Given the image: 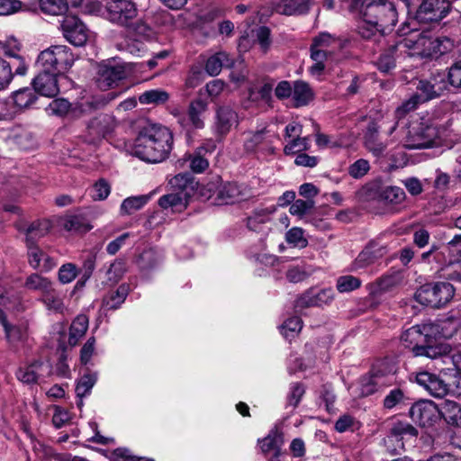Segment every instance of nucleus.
Returning a JSON list of instances; mask_svg holds the SVG:
<instances>
[{
  "label": "nucleus",
  "instance_id": "1",
  "mask_svg": "<svg viewBox=\"0 0 461 461\" xmlns=\"http://www.w3.org/2000/svg\"><path fill=\"white\" fill-rule=\"evenodd\" d=\"M445 131L444 126L429 119H416L408 125L395 122L388 135L396 132L394 139L408 149H424L441 146Z\"/></svg>",
  "mask_w": 461,
  "mask_h": 461
},
{
  "label": "nucleus",
  "instance_id": "2",
  "mask_svg": "<svg viewBox=\"0 0 461 461\" xmlns=\"http://www.w3.org/2000/svg\"><path fill=\"white\" fill-rule=\"evenodd\" d=\"M357 32L364 39L390 31L397 23V11L389 0H365L358 8Z\"/></svg>",
  "mask_w": 461,
  "mask_h": 461
},
{
  "label": "nucleus",
  "instance_id": "3",
  "mask_svg": "<svg viewBox=\"0 0 461 461\" xmlns=\"http://www.w3.org/2000/svg\"><path fill=\"white\" fill-rule=\"evenodd\" d=\"M173 136L161 125H152L140 133L132 153L143 161L159 163L165 160L172 149Z\"/></svg>",
  "mask_w": 461,
  "mask_h": 461
},
{
  "label": "nucleus",
  "instance_id": "4",
  "mask_svg": "<svg viewBox=\"0 0 461 461\" xmlns=\"http://www.w3.org/2000/svg\"><path fill=\"white\" fill-rule=\"evenodd\" d=\"M74 60V55L68 47L55 45L40 53L37 65L41 69H51L61 74L71 68Z\"/></svg>",
  "mask_w": 461,
  "mask_h": 461
},
{
  "label": "nucleus",
  "instance_id": "5",
  "mask_svg": "<svg viewBox=\"0 0 461 461\" xmlns=\"http://www.w3.org/2000/svg\"><path fill=\"white\" fill-rule=\"evenodd\" d=\"M453 285L447 282L422 285L415 294L417 302L432 308H440L447 304L454 296Z\"/></svg>",
  "mask_w": 461,
  "mask_h": 461
},
{
  "label": "nucleus",
  "instance_id": "6",
  "mask_svg": "<svg viewBox=\"0 0 461 461\" xmlns=\"http://www.w3.org/2000/svg\"><path fill=\"white\" fill-rule=\"evenodd\" d=\"M104 15L113 23L129 26L137 17L138 9L131 0H111L105 5Z\"/></svg>",
  "mask_w": 461,
  "mask_h": 461
},
{
  "label": "nucleus",
  "instance_id": "7",
  "mask_svg": "<svg viewBox=\"0 0 461 461\" xmlns=\"http://www.w3.org/2000/svg\"><path fill=\"white\" fill-rule=\"evenodd\" d=\"M411 420L421 427H432L440 419L439 409L429 400L419 401L410 409Z\"/></svg>",
  "mask_w": 461,
  "mask_h": 461
},
{
  "label": "nucleus",
  "instance_id": "8",
  "mask_svg": "<svg viewBox=\"0 0 461 461\" xmlns=\"http://www.w3.org/2000/svg\"><path fill=\"white\" fill-rule=\"evenodd\" d=\"M64 37L75 46H83L88 40L89 31L77 16L68 15L61 23Z\"/></svg>",
  "mask_w": 461,
  "mask_h": 461
},
{
  "label": "nucleus",
  "instance_id": "9",
  "mask_svg": "<svg viewBox=\"0 0 461 461\" xmlns=\"http://www.w3.org/2000/svg\"><path fill=\"white\" fill-rule=\"evenodd\" d=\"M387 252L386 245L382 244L378 240H371L354 260L351 265V270L358 271L366 268L382 258Z\"/></svg>",
  "mask_w": 461,
  "mask_h": 461
},
{
  "label": "nucleus",
  "instance_id": "10",
  "mask_svg": "<svg viewBox=\"0 0 461 461\" xmlns=\"http://www.w3.org/2000/svg\"><path fill=\"white\" fill-rule=\"evenodd\" d=\"M416 89L415 95L424 103L440 97L447 90V82L444 75L434 76L428 80H420Z\"/></svg>",
  "mask_w": 461,
  "mask_h": 461
},
{
  "label": "nucleus",
  "instance_id": "11",
  "mask_svg": "<svg viewBox=\"0 0 461 461\" xmlns=\"http://www.w3.org/2000/svg\"><path fill=\"white\" fill-rule=\"evenodd\" d=\"M366 188L370 196L389 204H400L406 198L403 189L398 186L383 185L379 182H373Z\"/></svg>",
  "mask_w": 461,
  "mask_h": 461
},
{
  "label": "nucleus",
  "instance_id": "12",
  "mask_svg": "<svg viewBox=\"0 0 461 461\" xmlns=\"http://www.w3.org/2000/svg\"><path fill=\"white\" fill-rule=\"evenodd\" d=\"M126 76L127 71L124 65L104 64L99 66L96 83L101 90L106 91L117 86V83L125 78Z\"/></svg>",
  "mask_w": 461,
  "mask_h": 461
},
{
  "label": "nucleus",
  "instance_id": "13",
  "mask_svg": "<svg viewBox=\"0 0 461 461\" xmlns=\"http://www.w3.org/2000/svg\"><path fill=\"white\" fill-rule=\"evenodd\" d=\"M447 0L425 1L418 6L417 18L421 22H438L443 19L449 11Z\"/></svg>",
  "mask_w": 461,
  "mask_h": 461
},
{
  "label": "nucleus",
  "instance_id": "14",
  "mask_svg": "<svg viewBox=\"0 0 461 461\" xmlns=\"http://www.w3.org/2000/svg\"><path fill=\"white\" fill-rule=\"evenodd\" d=\"M207 110L208 103L200 97L196 98L188 105L187 118H183L179 122L186 129H203Z\"/></svg>",
  "mask_w": 461,
  "mask_h": 461
},
{
  "label": "nucleus",
  "instance_id": "15",
  "mask_svg": "<svg viewBox=\"0 0 461 461\" xmlns=\"http://www.w3.org/2000/svg\"><path fill=\"white\" fill-rule=\"evenodd\" d=\"M38 76L32 80L35 92L47 97H54L59 92L58 85L59 73L51 69H41Z\"/></svg>",
  "mask_w": 461,
  "mask_h": 461
},
{
  "label": "nucleus",
  "instance_id": "16",
  "mask_svg": "<svg viewBox=\"0 0 461 461\" xmlns=\"http://www.w3.org/2000/svg\"><path fill=\"white\" fill-rule=\"evenodd\" d=\"M416 382L434 397L442 398L447 395L446 380L432 373L427 371L418 373Z\"/></svg>",
  "mask_w": 461,
  "mask_h": 461
},
{
  "label": "nucleus",
  "instance_id": "17",
  "mask_svg": "<svg viewBox=\"0 0 461 461\" xmlns=\"http://www.w3.org/2000/svg\"><path fill=\"white\" fill-rule=\"evenodd\" d=\"M21 50V44L14 38H8L5 41H0V55H5L14 59L13 64L17 63L14 74L19 76H24L27 73L28 66L25 63L24 59L19 55Z\"/></svg>",
  "mask_w": 461,
  "mask_h": 461
},
{
  "label": "nucleus",
  "instance_id": "18",
  "mask_svg": "<svg viewBox=\"0 0 461 461\" xmlns=\"http://www.w3.org/2000/svg\"><path fill=\"white\" fill-rule=\"evenodd\" d=\"M418 430L410 423L404 422V421H396L393 423L389 435L384 438V444L387 446L388 450L392 453H393L396 450V447L390 448L388 444L394 439L398 443V447L401 449H403L404 445L402 440L405 438V437H417Z\"/></svg>",
  "mask_w": 461,
  "mask_h": 461
},
{
  "label": "nucleus",
  "instance_id": "19",
  "mask_svg": "<svg viewBox=\"0 0 461 461\" xmlns=\"http://www.w3.org/2000/svg\"><path fill=\"white\" fill-rule=\"evenodd\" d=\"M310 5V0H272L274 11L287 16L307 14Z\"/></svg>",
  "mask_w": 461,
  "mask_h": 461
},
{
  "label": "nucleus",
  "instance_id": "20",
  "mask_svg": "<svg viewBox=\"0 0 461 461\" xmlns=\"http://www.w3.org/2000/svg\"><path fill=\"white\" fill-rule=\"evenodd\" d=\"M189 197L188 191H176L162 195L158 199V205L166 211L181 212L187 207Z\"/></svg>",
  "mask_w": 461,
  "mask_h": 461
},
{
  "label": "nucleus",
  "instance_id": "21",
  "mask_svg": "<svg viewBox=\"0 0 461 461\" xmlns=\"http://www.w3.org/2000/svg\"><path fill=\"white\" fill-rule=\"evenodd\" d=\"M94 107V103L81 104L80 105L71 108V104L65 98H58L50 102L48 106V111L51 114L58 116H64L70 111L76 115H80Z\"/></svg>",
  "mask_w": 461,
  "mask_h": 461
},
{
  "label": "nucleus",
  "instance_id": "22",
  "mask_svg": "<svg viewBox=\"0 0 461 461\" xmlns=\"http://www.w3.org/2000/svg\"><path fill=\"white\" fill-rule=\"evenodd\" d=\"M402 42L390 46L384 50L379 56L376 66L379 71L390 73L396 68L397 59L401 56L400 48Z\"/></svg>",
  "mask_w": 461,
  "mask_h": 461
},
{
  "label": "nucleus",
  "instance_id": "23",
  "mask_svg": "<svg viewBox=\"0 0 461 461\" xmlns=\"http://www.w3.org/2000/svg\"><path fill=\"white\" fill-rule=\"evenodd\" d=\"M333 292L331 289H323L318 293L308 292L296 302V307L321 306L331 302Z\"/></svg>",
  "mask_w": 461,
  "mask_h": 461
},
{
  "label": "nucleus",
  "instance_id": "24",
  "mask_svg": "<svg viewBox=\"0 0 461 461\" xmlns=\"http://www.w3.org/2000/svg\"><path fill=\"white\" fill-rule=\"evenodd\" d=\"M365 147L374 156L379 157L385 150L386 145L379 140L378 138V126L375 122H369L364 136Z\"/></svg>",
  "mask_w": 461,
  "mask_h": 461
},
{
  "label": "nucleus",
  "instance_id": "25",
  "mask_svg": "<svg viewBox=\"0 0 461 461\" xmlns=\"http://www.w3.org/2000/svg\"><path fill=\"white\" fill-rule=\"evenodd\" d=\"M40 301L50 312L55 313H63L66 310L64 303V294L58 291L54 285H52L51 288H50L43 295L41 296Z\"/></svg>",
  "mask_w": 461,
  "mask_h": 461
},
{
  "label": "nucleus",
  "instance_id": "26",
  "mask_svg": "<svg viewBox=\"0 0 461 461\" xmlns=\"http://www.w3.org/2000/svg\"><path fill=\"white\" fill-rule=\"evenodd\" d=\"M216 130L220 134H226L238 123L237 113L228 106L220 107L216 113Z\"/></svg>",
  "mask_w": 461,
  "mask_h": 461
},
{
  "label": "nucleus",
  "instance_id": "27",
  "mask_svg": "<svg viewBox=\"0 0 461 461\" xmlns=\"http://www.w3.org/2000/svg\"><path fill=\"white\" fill-rule=\"evenodd\" d=\"M234 59L225 51H219L211 56L205 63V71L214 77L220 74L223 67L231 68Z\"/></svg>",
  "mask_w": 461,
  "mask_h": 461
},
{
  "label": "nucleus",
  "instance_id": "28",
  "mask_svg": "<svg viewBox=\"0 0 461 461\" xmlns=\"http://www.w3.org/2000/svg\"><path fill=\"white\" fill-rule=\"evenodd\" d=\"M401 341L406 348L411 349L413 355H416V348H420L426 341V335L421 331L420 326H412L406 330L401 336Z\"/></svg>",
  "mask_w": 461,
  "mask_h": 461
},
{
  "label": "nucleus",
  "instance_id": "29",
  "mask_svg": "<svg viewBox=\"0 0 461 461\" xmlns=\"http://www.w3.org/2000/svg\"><path fill=\"white\" fill-rule=\"evenodd\" d=\"M51 228V224L49 221H37L30 224L25 231V242L26 245H36V242L41 238L47 235Z\"/></svg>",
  "mask_w": 461,
  "mask_h": 461
},
{
  "label": "nucleus",
  "instance_id": "30",
  "mask_svg": "<svg viewBox=\"0 0 461 461\" xmlns=\"http://www.w3.org/2000/svg\"><path fill=\"white\" fill-rule=\"evenodd\" d=\"M46 366L42 362L35 361L31 365L20 367L16 373L18 380L23 384H32L38 382Z\"/></svg>",
  "mask_w": 461,
  "mask_h": 461
},
{
  "label": "nucleus",
  "instance_id": "31",
  "mask_svg": "<svg viewBox=\"0 0 461 461\" xmlns=\"http://www.w3.org/2000/svg\"><path fill=\"white\" fill-rule=\"evenodd\" d=\"M440 417L448 423L454 426H461V405L456 402L447 400L443 402L441 409H439Z\"/></svg>",
  "mask_w": 461,
  "mask_h": 461
},
{
  "label": "nucleus",
  "instance_id": "32",
  "mask_svg": "<svg viewBox=\"0 0 461 461\" xmlns=\"http://www.w3.org/2000/svg\"><path fill=\"white\" fill-rule=\"evenodd\" d=\"M292 96L295 107L304 106L313 98V93L310 86L304 81L294 82Z\"/></svg>",
  "mask_w": 461,
  "mask_h": 461
},
{
  "label": "nucleus",
  "instance_id": "33",
  "mask_svg": "<svg viewBox=\"0 0 461 461\" xmlns=\"http://www.w3.org/2000/svg\"><path fill=\"white\" fill-rule=\"evenodd\" d=\"M88 322L89 320L85 314H80L74 319L69 329V345L76 346L77 344L78 340L86 332L88 329Z\"/></svg>",
  "mask_w": 461,
  "mask_h": 461
},
{
  "label": "nucleus",
  "instance_id": "34",
  "mask_svg": "<svg viewBox=\"0 0 461 461\" xmlns=\"http://www.w3.org/2000/svg\"><path fill=\"white\" fill-rule=\"evenodd\" d=\"M218 198L224 203H234L244 199V194L239 185L228 183L220 188Z\"/></svg>",
  "mask_w": 461,
  "mask_h": 461
},
{
  "label": "nucleus",
  "instance_id": "35",
  "mask_svg": "<svg viewBox=\"0 0 461 461\" xmlns=\"http://www.w3.org/2000/svg\"><path fill=\"white\" fill-rule=\"evenodd\" d=\"M0 322L4 327L5 337L10 344L13 346L23 341L26 337V330L24 328L16 325H10L4 315V312L0 310Z\"/></svg>",
  "mask_w": 461,
  "mask_h": 461
},
{
  "label": "nucleus",
  "instance_id": "36",
  "mask_svg": "<svg viewBox=\"0 0 461 461\" xmlns=\"http://www.w3.org/2000/svg\"><path fill=\"white\" fill-rule=\"evenodd\" d=\"M52 285L53 283L50 278L37 273L30 275L24 282V287L27 290L39 292L41 293V296L51 288Z\"/></svg>",
  "mask_w": 461,
  "mask_h": 461
},
{
  "label": "nucleus",
  "instance_id": "37",
  "mask_svg": "<svg viewBox=\"0 0 461 461\" xmlns=\"http://www.w3.org/2000/svg\"><path fill=\"white\" fill-rule=\"evenodd\" d=\"M128 294L129 285L122 284L115 292L111 293L103 299V306L108 310H116L124 303Z\"/></svg>",
  "mask_w": 461,
  "mask_h": 461
},
{
  "label": "nucleus",
  "instance_id": "38",
  "mask_svg": "<svg viewBox=\"0 0 461 461\" xmlns=\"http://www.w3.org/2000/svg\"><path fill=\"white\" fill-rule=\"evenodd\" d=\"M169 98L167 91L162 89H150L145 91L139 96V101L142 104L159 105L165 104Z\"/></svg>",
  "mask_w": 461,
  "mask_h": 461
},
{
  "label": "nucleus",
  "instance_id": "39",
  "mask_svg": "<svg viewBox=\"0 0 461 461\" xmlns=\"http://www.w3.org/2000/svg\"><path fill=\"white\" fill-rule=\"evenodd\" d=\"M268 132L269 131H267V128L249 132L244 141V149L246 151L254 152L260 144L265 141L270 142L267 136Z\"/></svg>",
  "mask_w": 461,
  "mask_h": 461
},
{
  "label": "nucleus",
  "instance_id": "40",
  "mask_svg": "<svg viewBox=\"0 0 461 461\" xmlns=\"http://www.w3.org/2000/svg\"><path fill=\"white\" fill-rule=\"evenodd\" d=\"M63 227L66 230L74 233H86L92 229V226L83 217L78 215L66 218Z\"/></svg>",
  "mask_w": 461,
  "mask_h": 461
},
{
  "label": "nucleus",
  "instance_id": "41",
  "mask_svg": "<svg viewBox=\"0 0 461 461\" xmlns=\"http://www.w3.org/2000/svg\"><path fill=\"white\" fill-rule=\"evenodd\" d=\"M40 6L43 13L51 15H62L68 11L66 0H40Z\"/></svg>",
  "mask_w": 461,
  "mask_h": 461
},
{
  "label": "nucleus",
  "instance_id": "42",
  "mask_svg": "<svg viewBox=\"0 0 461 461\" xmlns=\"http://www.w3.org/2000/svg\"><path fill=\"white\" fill-rule=\"evenodd\" d=\"M149 200V195H139L128 197L121 204V212L122 214H131L141 209Z\"/></svg>",
  "mask_w": 461,
  "mask_h": 461
},
{
  "label": "nucleus",
  "instance_id": "43",
  "mask_svg": "<svg viewBox=\"0 0 461 461\" xmlns=\"http://www.w3.org/2000/svg\"><path fill=\"white\" fill-rule=\"evenodd\" d=\"M303 328L302 320L299 317L287 319L280 327L281 333L286 339H293L300 333Z\"/></svg>",
  "mask_w": 461,
  "mask_h": 461
},
{
  "label": "nucleus",
  "instance_id": "44",
  "mask_svg": "<svg viewBox=\"0 0 461 461\" xmlns=\"http://www.w3.org/2000/svg\"><path fill=\"white\" fill-rule=\"evenodd\" d=\"M14 104L19 108H27L36 100L35 93L29 87L19 89L13 95Z\"/></svg>",
  "mask_w": 461,
  "mask_h": 461
},
{
  "label": "nucleus",
  "instance_id": "45",
  "mask_svg": "<svg viewBox=\"0 0 461 461\" xmlns=\"http://www.w3.org/2000/svg\"><path fill=\"white\" fill-rule=\"evenodd\" d=\"M161 259V256L155 249H149L140 255L138 263L141 269L148 270L155 267Z\"/></svg>",
  "mask_w": 461,
  "mask_h": 461
},
{
  "label": "nucleus",
  "instance_id": "46",
  "mask_svg": "<svg viewBox=\"0 0 461 461\" xmlns=\"http://www.w3.org/2000/svg\"><path fill=\"white\" fill-rule=\"evenodd\" d=\"M285 241L289 245L299 249H303L308 245V240L304 237V231L299 227H294L285 233Z\"/></svg>",
  "mask_w": 461,
  "mask_h": 461
},
{
  "label": "nucleus",
  "instance_id": "47",
  "mask_svg": "<svg viewBox=\"0 0 461 461\" xmlns=\"http://www.w3.org/2000/svg\"><path fill=\"white\" fill-rule=\"evenodd\" d=\"M97 381L96 374H86L83 375L78 381L76 387L77 396L82 399L86 395L89 394L91 389L95 384Z\"/></svg>",
  "mask_w": 461,
  "mask_h": 461
},
{
  "label": "nucleus",
  "instance_id": "48",
  "mask_svg": "<svg viewBox=\"0 0 461 461\" xmlns=\"http://www.w3.org/2000/svg\"><path fill=\"white\" fill-rule=\"evenodd\" d=\"M252 37L255 38L256 41L258 43L260 50L266 53L272 43L270 35V29L267 26H260L255 30H252Z\"/></svg>",
  "mask_w": 461,
  "mask_h": 461
},
{
  "label": "nucleus",
  "instance_id": "49",
  "mask_svg": "<svg viewBox=\"0 0 461 461\" xmlns=\"http://www.w3.org/2000/svg\"><path fill=\"white\" fill-rule=\"evenodd\" d=\"M402 280V276L400 272H393L378 278L376 285L379 291L385 292L398 285Z\"/></svg>",
  "mask_w": 461,
  "mask_h": 461
},
{
  "label": "nucleus",
  "instance_id": "50",
  "mask_svg": "<svg viewBox=\"0 0 461 461\" xmlns=\"http://www.w3.org/2000/svg\"><path fill=\"white\" fill-rule=\"evenodd\" d=\"M447 370L451 371L448 381L447 384V394L450 393L456 396H461V370L454 367L451 369L447 367Z\"/></svg>",
  "mask_w": 461,
  "mask_h": 461
},
{
  "label": "nucleus",
  "instance_id": "51",
  "mask_svg": "<svg viewBox=\"0 0 461 461\" xmlns=\"http://www.w3.org/2000/svg\"><path fill=\"white\" fill-rule=\"evenodd\" d=\"M310 148L308 137H296L290 140L284 148V152L286 155L299 154L302 151L307 150Z\"/></svg>",
  "mask_w": 461,
  "mask_h": 461
},
{
  "label": "nucleus",
  "instance_id": "52",
  "mask_svg": "<svg viewBox=\"0 0 461 461\" xmlns=\"http://www.w3.org/2000/svg\"><path fill=\"white\" fill-rule=\"evenodd\" d=\"M361 285L359 278L353 276H342L337 279L336 287L339 293L352 292Z\"/></svg>",
  "mask_w": 461,
  "mask_h": 461
},
{
  "label": "nucleus",
  "instance_id": "53",
  "mask_svg": "<svg viewBox=\"0 0 461 461\" xmlns=\"http://www.w3.org/2000/svg\"><path fill=\"white\" fill-rule=\"evenodd\" d=\"M369 170V161L364 158H359L348 167V173L352 178L360 179L364 177Z\"/></svg>",
  "mask_w": 461,
  "mask_h": 461
},
{
  "label": "nucleus",
  "instance_id": "54",
  "mask_svg": "<svg viewBox=\"0 0 461 461\" xmlns=\"http://www.w3.org/2000/svg\"><path fill=\"white\" fill-rule=\"evenodd\" d=\"M78 275V269L73 263L63 264L58 273L59 281L63 284H69L76 279Z\"/></svg>",
  "mask_w": 461,
  "mask_h": 461
},
{
  "label": "nucleus",
  "instance_id": "55",
  "mask_svg": "<svg viewBox=\"0 0 461 461\" xmlns=\"http://www.w3.org/2000/svg\"><path fill=\"white\" fill-rule=\"evenodd\" d=\"M282 444V436L277 433H271L260 441V448L265 453H267L271 450H276V453H279Z\"/></svg>",
  "mask_w": 461,
  "mask_h": 461
},
{
  "label": "nucleus",
  "instance_id": "56",
  "mask_svg": "<svg viewBox=\"0 0 461 461\" xmlns=\"http://www.w3.org/2000/svg\"><path fill=\"white\" fill-rule=\"evenodd\" d=\"M272 211L269 209H262L255 211L252 215L248 217V227L252 230H257L258 224H263L269 220Z\"/></svg>",
  "mask_w": 461,
  "mask_h": 461
},
{
  "label": "nucleus",
  "instance_id": "57",
  "mask_svg": "<svg viewBox=\"0 0 461 461\" xmlns=\"http://www.w3.org/2000/svg\"><path fill=\"white\" fill-rule=\"evenodd\" d=\"M13 66L14 64L7 62L0 57V90L6 88L11 83L14 77Z\"/></svg>",
  "mask_w": 461,
  "mask_h": 461
},
{
  "label": "nucleus",
  "instance_id": "58",
  "mask_svg": "<svg viewBox=\"0 0 461 461\" xmlns=\"http://www.w3.org/2000/svg\"><path fill=\"white\" fill-rule=\"evenodd\" d=\"M312 273L310 267L304 266L292 267L286 272L287 279L292 283H298L304 280Z\"/></svg>",
  "mask_w": 461,
  "mask_h": 461
},
{
  "label": "nucleus",
  "instance_id": "59",
  "mask_svg": "<svg viewBox=\"0 0 461 461\" xmlns=\"http://www.w3.org/2000/svg\"><path fill=\"white\" fill-rule=\"evenodd\" d=\"M111 193V185L109 183L102 178L99 179L91 189V196L94 200H104Z\"/></svg>",
  "mask_w": 461,
  "mask_h": 461
},
{
  "label": "nucleus",
  "instance_id": "60",
  "mask_svg": "<svg viewBox=\"0 0 461 461\" xmlns=\"http://www.w3.org/2000/svg\"><path fill=\"white\" fill-rule=\"evenodd\" d=\"M422 103L419 96L415 94L411 95L408 100L403 102L402 105H400L395 111V116L398 119V122L404 117L408 113L413 111L417 108L418 104Z\"/></svg>",
  "mask_w": 461,
  "mask_h": 461
},
{
  "label": "nucleus",
  "instance_id": "61",
  "mask_svg": "<svg viewBox=\"0 0 461 461\" xmlns=\"http://www.w3.org/2000/svg\"><path fill=\"white\" fill-rule=\"evenodd\" d=\"M404 393L400 388L393 389L384 399V407L385 409H393L398 404L404 402Z\"/></svg>",
  "mask_w": 461,
  "mask_h": 461
},
{
  "label": "nucleus",
  "instance_id": "62",
  "mask_svg": "<svg viewBox=\"0 0 461 461\" xmlns=\"http://www.w3.org/2000/svg\"><path fill=\"white\" fill-rule=\"evenodd\" d=\"M111 118L106 114H100L98 117L95 118L89 124V128L94 129L96 134L100 136H104L110 131V122Z\"/></svg>",
  "mask_w": 461,
  "mask_h": 461
},
{
  "label": "nucleus",
  "instance_id": "63",
  "mask_svg": "<svg viewBox=\"0 0 461 461\" xmlns=\"http://www.w3.org/2000/svg\"><path fill=\"white\" fill-rule=\"evenodd\" d=\"M304 393L305 389L301 384H292L287 395V404L293 408L297 407Z\"/></svg>",
  "mask_w": 461,
  "mask_h": 461
},
{
  "label": "nucleus",
  "instance_id": "64",
  "mask_svg": "<svg viewBox=\"0 0 461 461\" xmlns=\"http://www.w3.org/2000/svg\"><path fill=\"white\" fill-rule=\"evenodd\" d=\"M113 461H154L151 458L139 457L131 455L127 448H116L112 454Z\"/></svg>",
  "mask_w": 461,
  "mask_h": 461
}]
</instances>
